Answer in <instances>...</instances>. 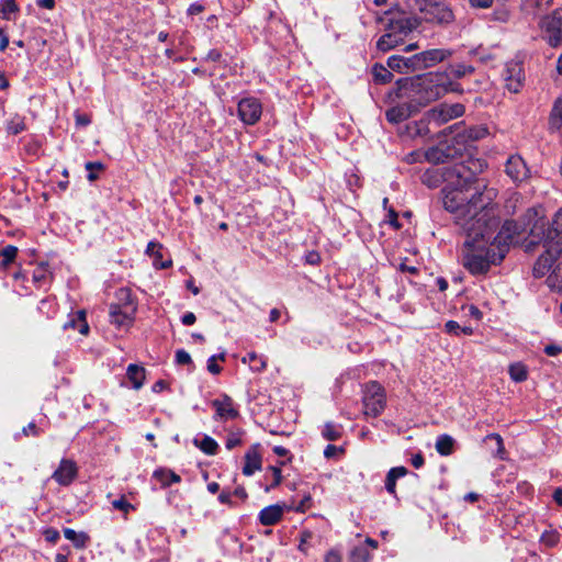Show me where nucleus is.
Here are the masks:
<instances>
[{
  "mask_svg": "<svg viewBox=\"0 0 562 562\" xmlns=\"http://www.w3.org/2000/svg\"><path fill=\"white\" fill-rule=\"evenodd\" d=\"M443 177V207L454 215L458 225L463 229L471 224L481 228V224L487 227L490 220H496L488 209L496 191L481 186L469 166L463 162L456 164L446 170Z\"/></svg>",
  "mask_w": 562,
  "mask_h": 562,
  "instance_id": "f257e3e1",
  "label": "nucleus"
},
{
  "mask_svg": "<svg viewBox=\"0 0 562 562\" xmlns=\"http://www.w3.org/2000/svg\"><path fill=\"white\" fill-rule=\"evenodd\" d=\"M490 225L486 227L484 224H471L467 226V239L462 249V265L471 274H484L492 265H498L503 260V254L497 252L494 245L490 240L496 227L498 226L497 220H490Z\"/></svg>",
  "mask_w": 562,
  "mask_h": 562,
  "instance_id": "f03ea898",
  "label": "nucleus"
},
{
  "mask_svg": "<svg viewBox=\"0 0 562 562\" xmlns=\"http://www.w3.org/2000/svg\"><path fill=\"white\" fill-rule=\"evenodd\" d=\"M450 91H459V85L449 79L447 72H427L396 81L395 98L405 99L415 105L425 106Z\"/></svg>",
  "mask_w": 562,
  "mask_h": 562,
  "instance_id": "7ed1b4c3",
  "label": "nucleus"
},
{
  "mask_svg": "<svg viewBox=\"0 0 562 562\" xmlns=\"http://www.w3.org/2000/svg\"><path fill=\"white\" fill-rule=\"evenodd\" d=\"M526 218L530 226L531 244L551 243L562 233V207L555 212L551 222L546 218L541 206L529 209Z\"/></svg>",
  "mask_w": 562,
  "mask_h": 562,
  "instance_id": "20e7f679",
  "label": "nucleus"
},
{
  "mask_svg": "<svg viewBox=\"0 0 562 562\" xmlns=\"http://www.w3.org/2000/svg\"><path fill=\"white\" fill-rule=\"evenodd\" d=\"M362 404L363 414L367 417L379 416L386 405V395L383 386L375 381L367 383L363 389Z\"/></svg>",
  "mask_w": 562,
  "mask_h": 562,
  "instance_id": "39448f33",
  "label": "nucleus"
},
{
  "mask_svg": "<svg viewBox=\"0 0 562 562\" xmlns=\"http://www.w3.org/2000/svg\"><path fill=\"white\" fill-rule=\"evenodd\" d=\"M418 9L426 22L448 25L454 21V14L451 8L438 0H422Z\"/></svg>",
  "mask_w": 562,
  "mask_h": 562,
  "instance_id": "423d86ee",
  "label": "nucleus"
},
{
  "mask_svg": "<svg viewBox=\"0 0 562 562\" xmlns=\"http://www.w3.org/2000/svg\"><path fill=\"white\" fill-rule=\"evenodd\" d=\"M541 37L551 46L558 47L562 43V10L542 16L538 23Z\"/></svg>",
  "mask_w": 562,
  "mask_h": 562,
  "instance_id": "0eeeda50",
  "label": "nucleus"
},
{
  "mask_svg": "<svg viewBox=\"0 0 562 562\" xmlns=\"http://www.w3.org/2000/svg\"><path fill=\"white\" fill-rule=\"evenodd\" d=\"M463 113L464 106L460 103H440L426 112V120L428 123L440 126L453 119L460 117Z\"/></svg>",
  "mask_w": 562,
  "mask_h": 562,
  "instance_id": "6e6552de",
  "label": "nucleus"
},
{
  "mask_svg": "<svg viewBox=\"0 0 562 562\" xmlns=\"http://www.w3.org/2000/svg\"><path fill=\"white\" fill-rule=\"evenodd\" d=\"M418 25L419 20L417 18L406 13H397L386 18L385 27L404 41Z\"/></svg>",
  "mask_w": 562,
  "mask_h": 562,
  "instance_id": "1a4fd4ad",
  "label": "nucleus"
},
{
  "mask_svg": "<svg viewBox=\"0 0 562 562\" xmlns=\"http://www.w3.org/2000/svg\"><path fill=\"white\" fill-rule=\"evenodd\" d=\"M238 116L247 125L256 124L262 114V104L255 97L243 98L238 102Z\"/></svg>",
  "mask_w": 562,
  "mask_h": 562,
  "instance_id": "9d476101",
  "label": "nucleus"
},
{
  "mask_svg": "<svg viewBox=\"0 0 562 562\" xmlns=\"http://www.w3.org/2000/svg\"><path fill=\"white\" fill-rule=\"evenodd\" d=\"M519 234V227L514 221H506L497 235L490 240L491 245H494V248L497 252L503 254V258L508 250L510 244L514 243L515 237Z\"/></svg>",
  "mask_w": 562,
  "mask_h": 562,
  "instance_id": "9b49d317",
  "label": "nucleus"
},
{
  "mask_svg": "<svg viewBox=\"0 0 562 562\" xmlns=\"http://www.w3.org/2000/svg\"><path fill=\"white\" fill-rule=\"evenodd\" d=\"M453 52L447 48H431L413 55V61L417 63L418 70L432 67L452 56Z\"/></svg>",
  "mask_w": 562,
  "mask_h": 562,
  "instance_id": "f8f14e48",
  "label": "nucleus"
},
{
  "mask_svg": "<svg viewBox=\"0 0 562 562\" xmlns=\"http://www.w3.org/2000/svg\"><path fill=\"white\" fill-rule=\"evenodd\" d=\"M503 77L505 87L509 92H519L525 81V74L521 64L518 61L507 63Z\"/></svg>",
  "mask_w": 562,
  "mask_h": 562,
  "instance_id": "ddd939ff",
  "label": "nucleus"
},
{
  "mask_svg": "<svg viewBox=\"0 0 562 562\" xmlns=\"http://www.w3.org/2000/svg\"><path fill=\"white\" fill-rule=\"evenodd\" d=\"M78 474L77 464L71 459H61L58 468L54 471L52 477L60 485H69Z\"/></svg>",
  "mask_w": 562,
  "mask_h": 562,
  "instance_id": "4468645a",
  "label": "nucleus"
},
{
  "mask_svg": "<svg viewBox=\"0 0 562 562\" xmlns=\"http://www.w3.org/2000/svg\"><path fill=\"white\" fill-rule=\"evenodd\" d=\"M146 256L151 259V263L156 269H165L172 263L170 255L159 243L150 241L146 248Z\"/></svg>",
  "mask_w": 562,
  "mask_h": 562,
  "instance_id": "2eb2a0df",
  "label": "nucleus"
},
{
  "mask_svg": "<svg viewBox=\"0 0 562 562\" xmlns=\"http://www.w3.org/2000/svg\"><path fill=\"white\" fill-rule=\"evenodd\" d=\"M505 171L514 182H521L529 176L526 162L518 155H513L507 159Z\"/></svg>",
  "mask_w": 562,
  "mask_h": 562,
  "instance_id": "dca6fc26",
  "label": "nucleus"
},
{
  "mask_svg": "<svg viewBox=\"0 0 562 562\" xmlns=\"http://www.w3.org/2000/svg\"><path fill=\"white\" fill-rule=\"evenodd\" d=\"M135 304H125L123 307L111 305L110 321L119 328L127 327L132 323V316L135 314Z\"/></svg>",
  "mask_w": 562,
  "mask_h": 562,
  "instance_id": "f3484780",
  "label": "nucleus"
},
{
  "mask_svg": "<svg viewBox=\"0 0 562 562\" xmlns=\"http://www.w3.org/2000/svg\"><path fill=\"white\" fill-rule=\"evenodd\" d=\"M544 245L547 247L546 252L539 256L533 266V276L537 278H541L548 273L553 267L555 260L560 259L558 255H555L553 246L549 243H544Z\"/></svg>",
  "mask_w": 562,
  "mask_h": 562,
  "instance_id": "a211bd4d",
  "label": "nucleus"
},
{
  "mask_svg": "<svg viewBox=\"0 0 562 562\" xmlns=\"http://www.w3.org/2000/svg\"><path fill=\"white\" fill-rule=\"evenodd\" d=\"M215 408L216 417L220 419H234L238 416V411L234 401L227 395H221L212 402Z\"/></svg>",
  "mask_w": 562,
  "mask_h": 562,
  "instance_id": "6ab92c4d",
  "label": "nucleus"
},
{
  "mask_svg": "<svg viewBox=\"0 0 562 562\" xmlns=\"http://www.w3.org/2000/svg\"><path fill=\"white\" fill-rule=\"evenodd\" d=\"M289 509L284 504L270 505L260 510L258 519L263 526H273L282 519L284 513Z\"/></svg>",
  "mask_w": 562,
  "mask_h": 562,
  "instance_id": "aec40b11",
  "label": "nucleus"
},
{
  "mask_svg": "<svg viewBox=\"0 0 562 562\" xmlns=\"http://www.w3.org/2000/svg\"><path fill=\"white\" fill-rule=\"evenodd\" d=\"M387 67L400 74H407L411 71H417V63L413 61V56L403 57L400 55H392L387 58L386 61Z\"/></svg>",
  "mask_w": 562,
  "mask_h": 562,
  "instance_id": "412c9836",
  "label": "nucleus"
},
{
  "mask_svg": "<svg viewBox=\"0 0 562 562\" xmlns=\"http://www.w3.org/2000/svg\"><path fill=\"white\" fill-rule=\"evenodd\" d=\"M63 327L65 330L75 329L78 330L81 335H87L89 333V325L86 319V311L78 310L69 314V318Z\"/></svg>",
  "mask_w": 562,
  "mask_h": 562,
  "instance_id": "4be33fe9",
  "label": "nucleus"
},
{
  "mask_svg": "<svg viewBox=\"0 0 562 562\" xmlns=\"http://www.w3.org/2000/svg\"><path fill=\"white\" fill-rule=\"evenodd\" d=\"M417 108L413 105L411 102L405 104H398L385 112V116L391 123H400L408 119L413 111H416Z\"/></svg>",
  "mask_w": 562,
  "mask_h": 562,
  "instance_id": "5701e85b",
  "label": "nucleus"
},
{
  "mask_svg": "<svg viewBox=\"0 0 562 562\" xmlns=\"http://www.w3.org/2000/svg\"><path fill=\"white\" fill-rule=\"evenodd\" d=\"M404 41L385 27V33L378 40L376 47L381 52L393 49Z\"/></svg>",
  "mask_w": 562,
  "mask_h": 562,
  "instance_id": "b1692460",
  "label": "nucleus"
},
{
  "mask_svg": "<svg viewBox=\"0 0 562 562\" xmlns=\"http://www.w3.org/2000/svg\"><path fill=\"white\" fill-rule=\"evenodd\" d=\"M193 443L205 454H215L217 453L218 445L217 442L207 435H198L193 439Z\"/></svg>",
  "mask_w": 562,
  "mask_h": 562,
  "instance_id": "393cba45",
  "label": "nucleus"
},
{
  "mask_svg": "<svg viewBox=\"0 0 562 562\" xmlns=\"http://www.w3.org/2000/svg\"><path fill=\"white\" fill-rule=\"evenodd\" d=\"M122 385L135 390L140 387V368L138 364L132 363L128 366L126 375L122 381Z\"/></svg>",
  "mask_w": 562,
  "mask_h": 562,
  "instance_id": "a878e982",
  "label": "nucleus"
},
{
  "mask_svg": "<svg viewBox=\"0 0 562 562\" xmlns=\"http://www.w3.org/2000/svg\"><path fill=\"white\" fill-rule=\"evenodd\" d=\"M483 443L486 448V452L492 456H498L504 453V443L503 439L498 434H490L487 435Z\"/></svg>",
  "mask_w": 562,
  "mask_h": 562,
  "instance_id": "bb28decb",
  "label": "nucleus"
},
{
  "mask_svg": "<svg viewBox=\"0 0 562 562\" xmlns=\"http://www.w3.org/2000/svg\"><path fill=\"white\" fill-rule=\"evenodd\" d=\"M243 363H247L254 372H262L267 367V358L251 351L241 358Z\"/></svg>",
  "mask_w": 562,
  "mask_h": 562,
  "instance_id": "cd10ccee",
  "label": "nucleus"
},
{
  "mask_svg": "<svg viewBox=\"0 0 562 562\" xmlns=\"http://www.w3.org/2000/svg\"><path fill=\"white\" fill-rule=\"evenodd\" d=\"M153 479L157 483H160V485L162 487L169 486L171 483L180 482V476L177 473H175L173 471L168 470V469L156 470L153 474Z\"/></svg>",
  "mask_w": 562,
  "mask_h": 562,
  "instance_id": "c85d7f7f",
  "label": "nucleus"
},
{
  "mask_svg": "<svg viewBox=\"0 0 562 562\" xmlns=\"http://www.w3.org/2000/svg\"><path fill=\"white\" fill-rule=\"evenodd\" d=\"M407 469L404 467L392 468L385 480V488L390 494H395L396 480L407 474Z\"/></svg>",
  "mask_w": 562,
  "mask_h": 562,
  "instance_id": "c756f323",
  "label": "nucleus"
},
{
  "mask_svg": "<svg viewBox=\"0 0 562 562\" xmlns=\"http://www.w3.org/2000/svg\"><path fill=\"white\" fill-rule=\"evenodd\" d=\"M456 440L449 435H440L436 440V450L441 456H449L454 452Z\"/></svg>",
  "mask_w": 562,
  "mask_h": 562,
  "instance_id": "7c9ffc66",
  "label": "nucleus"
},
{
  "mask_svg": "<svg viewBox=\"0 0 562 562\" xmlns=\"http://www.w3.org/2000/svg\"><path fill=\"white\" fill-rule=\"evenodd\" d=\"M372 76L375 83L385 85L392 81L393 74L389 67L375 64L372 67Z\"/></svg>",
  "mask_w": 562,
  "mask_h": 562,
  "instance_id": "2f4dec72",
  "label": "nucleus"
},
{
  "mask_svg": "<svg viewBox=\"0 0 562 562\" xmlns=\"http://www.w3.org/2000/svg\"><path fill=\"white\" fill-rule=\"evenodd\" d=\"M473 71H474V68L470 65L453 64V65H449V67L447 68V70L445 72H447L449 76V79L452 80L451 78L460 79V78H463V77L472 74Z\"/></svg>",
  "mask_w": 562,
  "mask_h": 562,
  "instance_id": "473e14b6",
  "label": "nucleus"
},
{
  "mask_svg": "<svg viewBox=\"0 0 562 562\" xmlns=\"http://www.w3.org/2000/svg\"><path fill=\"white\" fill-rule=\"evenodd\" d=\"M508 373L510 379L517 383L524 382L528 378V370L521 362H516L509 366Z\"/></svg>",
  "mask_w": 562,
  "mask_h": 562,
  "instance_id": "72a5a7b5",
  "label": "nucleus"
},
{
  "mask_svg": "<svg viewBox=\"0 0 562 562\" xmlns=\"http://www.w3.org/2000/svg\"><path fill=\"white\" fill-rule=\"evenodd\" d=\"M64 536L67 540L71 541L77 548H83L88 539L86 533H78L70 528L64 529Z\"/></svg>",
  "mask_w": 562,
  "mask_h": 562,
  "instance_id": "f704fd0d",
  "label": "nucleus"
},
{
  "mask_svg": "<svg viewBox=\"0 0 562 562\" xmlns=\"http://www.w3.org/2000/svg\"><path fill=\"white\" fill-rule=\"evenodd\" d=\"M19 7L14 0H1L0 1V15L4 20H10L11 15L18 12Z\"/></svg>",
  "mask_w": 562,
  "mask_h": 562,
  "instance_id": "c9c22d12",
  "label": "nucleus"
},
{
  "mask_svg": "<svg viewBox=\"0 0 562 562\" xmlns=\"http://www.w3.org/2000/svg\"><path fill=\"white\" fill-rule=\"evenodd\" d=\"M370 560V552L363 547H357L351 551L349 562H369Z\"/></svg>",
  "mask_w": 562,
  "mask_h": 562,
  "instance_id": "e433bc0d",
  "label": "nucleus"
},
{
  "mask_svg": "<svg viewBox=\"0 0 562 562\" xmlns=\"http://www.w3.org/2000/svg\"><path fill=\"white\" fill-rule=\"evenodd\" d=\"M18 255V248L13 245H8L5 246L1 252H0V256L2 258V265L3 266H9L10 263H12Z\"/></svg>",
  "mask_w": 562,
  "mask_h": 562,
  "instance_id": "4c0bfd02",
  "label": "nucleus"
},
{
  "mask_svg": "<svg viewBox=\"0 0 562 562\" xmlns=\"http://www.w3.org/2000/svg\"><path fill=\"white\" fill-rule=\"evenodd\" d=\"M243 432L240 430L231 431L225 440L227 450H232L241 443Z\"/></svg>",
  "mask_w": 562,
  "mask_h": 562,
  "instance_id": "58836bf2",
  "label": "nucleus"
},
{
  "mask_svg": "<svg viewBox=\"0 0 562 562\" xmlns=\"http://www.w3.org/2000/svg\"><path fill=\"white\" fill-rule=\"evenodd\" d=\"M428 122L426 117L424 120H420L419 122L414 123L413 126H409L411 134L414 136H425L429 133Z\"/></svg>",
  "mask_w": 562,
  "mask_h": 562,
  "instance_id": "ea45409f",
  "label": "nucleus"
},
{
  "mask_svg": "<svg viewBox=\"0 0 562 562\" xmlns=\"http://www.w3.org/2000/svg\"><path fill=\"white\" fill-rule=\"evenodd\" d=\"M217 360L224 361L225 355H213L207 359V371L214 375L222 371V368L216 362Z\"/></svg>",
  "mask_w": 562,
  "mask_h": 562,
  "instance_id": "a19ab883",
  "label": "nucleus"
},
{
  "mask_svg": "<svg viewBox=\"0 0 562 562\" xmlns=\"http://www.w3.org/2000/svg\"><path fill=\"white\" fill-rule=\"evenodd\" d=\"M323 437L327 440H336L340 437V428L333 425V424H326L323 431Z\"/></svg>",
  "mask_w": 562,
  "mask_h": 562,
  "instance_id": "79ce46f5",
  "label": "nucleus"
},
{
  "mask_svg": "<svg viewBox=\"0 0 562 562\" xmlns=\"http://www.w3.org/2000/svg\"><path fill=\"white\" fill-rule=\"evenodd\" d=\"M551 124L558 126L562 122V101L558 100L550 116Z\"/></svg>",
  "mask_w": 562,
  "mask_h": 562,
  "instance_id": "37998d69",
  "label": "nucleus"
},
{
  "mask_svg": "<svg viewBox=\"0 0 562 562\" xmlns=\"http://www.w3.org/2000/svg\"><path fill=\"white\" fill-rule=\"evenodd\" d=\"M116 297L120 304H115V306L123 307L125 304H134L131 297V291L126 288L120 289L116 293ZM112 306H114V304Z\"/></svg>",
  "mask_w": 562,
  "mask_h": 562,
  "instance_id": "c03bdc74",
  "label": "nucleus"
},
{
  "mask_svg": "<svg viewBox=\"0 0 562 562\" xmlns=\"http://www.w3.org/2000/svg\"><path fill=\"white\" fill-rule=\"evenodd\" d=\"M112 506L124 514H127L130 510H136V507L128 503L124 497L113 501Z\"/></svg>",
  "mask_w": 562,
  "mask_h": 562,
  "instance_id": "a18cd8bd",
  "label": "nucleus"
},
{
  "mask_svg": "<svg viewBox=\"0 0 562 562\" xmlns=\"http://www.w3.org/2000/svg\"><path fill=\"white\" fill-rule=\"evenodd\" d=\"M267 477H271V480H272L271 486L272 487L279 485L282 481L281 469L279 467H272V465L269 467L267 469Z\"/></svg>",
  "mask_w": 562,
  "mask_h": 562,
  "instance_id": "49530a36",
  "label": "nucleus"
},
{
  "mask_svg": "<svg viewBox=\"0 0 562 562\" xmlns=\"http://www.w3.org/2000/svg\"><path fill=\"white\" fill-rule=\"evenodd\" d=\"M86 169L88 170V180L94 181L98 178V173L95 171L102 170L103 165L101 162L89 161L86 164Z\"/></svg>",
  "mask_w": 562,
  "mask_h": 562,
  "instance_id": "de8ad7c7",
  "label": "nucleus"
},
{
  "mask_svg": "<svg viewBox=\"0 0 562 562\" xmlns=\"http://www.w3.org/2000/svg\"><path fill=\"white\" fill-rule=\"evenodd\" d=\"M313 538V532L310 530H303L300 533L299 550L303 553H307V543Z\"/></svg>",
  "mask_w": 562,
  "mask_h": 562,
  "instance_id": "09e8293b",
  "label": "nucleus"
},
{
  "mask_svg": "<svg viewBox=\"0 0 562 562\" xmlns=\"http://www.w3.org/2000/svg\"><path fill=\"white\" fill-rule=\"evenodd\" d=\"M8 130L10 133L16 135L25 130V124L21 119L12 120L9 123Z\"/></svg>",
  "mask_w": 562,
  "mask_h": 562,
  "instance_id": "8fccbe9b",
  "label": "nucleus"
},
{
  "mask_svg": "<svg viewBox=\"0 0 562 562\" xmlns=\"http://www.w3.org/2000/svg\"><path fill=\"white\" fill-rule=\"evenodd\" d=\"M345 449L342 446L327 445L324 449V457H335L337 454H344Z\"/></svg>",
  "mask_w": 562,
  "mask_h": 562,
  "instance_id": "3c124183",
  "label": "nucleus"
},
{
  "mask_svg": "<svg viewBox=\"0 0 562 562\" xmlns=\"http://www.w3.org/2000/svg\"><path fill=\"white\" fill-rule=\"evenodd\" d=\"M47 278V269L45 266L37 267L33 272V280L36 283L44 282Z\"/></svg>",
  "mask_w": 562,
  "mask_h": 562,
  "instance_id": "603ef678",
  "label": "nucleus"
},
{
  "mask_svg": "<svg viewBox=\"0 0 562 562\" xmlns=\"http://www.w3.org/2000/svg\"><path fill=\"white\" fill-rule=\"evenodd\" d=\"M176 362L178 364H190L192 362L191 356L186 350H178L176 352Z\"/></svg>",
  "mask_w": 562,
  "mask_h": 562,
  "instance_id": "864d4df0",
  "label": "nucleus"
},
{
  "mask_svg": "<svg viewBox=\"0 0 562 562\" xmlns=\"http://www.w3.org/2000/svg\"><path fill=\"white\" fill-rule=\"evenodd\" d=\"M260 468V459H248V463L244 468V473L250 475L256 469Z\"/></svg>",
  "mask_w": 562,
  "mask_h": 562,
  "instance_id": "5fc2aeb1",
  "label": "nucleus"
},
{
  "mask_svg": "<svg viewBox=\"0 0 562 562\" xmlns=\"http://www.w3.org/2000/svg\"><path fill=\"white\" fill-rule=\"evenodd\" d=\"M562 352V346L558 344H549L544 347V353L549 357H555Z\"/></svg>",
  "mask_w": 562,
  "mask_h": 562,
  "instance_id": "6e6d98bb",
  "label": "nucleus"
},
{
  "mask_svg": "<svg viewBox=\"0 0 562 562\" xmlns=\"http://www.w3.org/2000/svg\"><path fill=\"white\" fill-rule=\"evenodd\" d=\"M445 327H446L447 333H449L451 335L460 336L461 326L457 322L449 321L446 323Z\"/></svg>",
  "mask_w": 562,
  "mask_h": 562,
  "instance_id": "4d7b16f0",
  "label": "nucleus"
},
{
  "mask_svg": "<svg viewBox=\"0 0 562 562\" xmlns=\"http://www.w3.org/2000/svg\"><path fill=\"white\" fill-rule=\"evenodd\" d=\"M44 537L48 542L55 543L59 539V532L54 528H48L44 531Z\"/></svg>",
  "mask_w": 562,
  "mask_h": 562,
  "instance_id": "13d9d810",
  "label": "nucleus"
},
{
  "mask_svg": "<svg viewBox=\"0 0 562 562\" xmlns=\"http://www.w3.org/2000/svg\"><path fill=\"white\" fill-rule=\"evenodd\" d=\"M325 562H342V558L338 551L330 550L325 555Z\"/></svg>",
  "mask_w": 562,
  "mask_h": 562,
  "instance_id": "bf43d9fd",
  "label": "nucleus"
},
{
  "mask_svg": "<svg viewBox=\"0 0 562 562\" xmlns=\"http://www.w3.org/2000/svg\"><path fill=\"white\" fill-rule=\"evenodd\" d=\"M195 321H196V317H195L194 313H192V312H187L181 317V322L186 326L193 325L195 323Z\"/></svg>",
  "mask_w": 562,
  "mask_h": 562,
  "instance_id": "052dcab7",
  "label": "nucleus"
},
{
  "mask_svg": "<svg viewBox=\"0 0 562 562\" xmlns=\"http://www.w3.org/2000/svg\"><path fill=\"white\" fill-rule=\"evenodd\" d=\"M311 502H312L311 496H305L301 501V503L295 507V510L301 512V513L305 512L307 508H310Z\"/></svg>",
  "mask_w": 562,
  "mask_h": 562,
  "instance_id": "680f3d73",
  "label": "nucleus"
},
{
  "mask_svg": "<svg viewBox=\"0 0 562 562\" xmlns=\"http://www.w3.org/2000/svg\"><path fill=\"white\" fill-rule=\"evenodd\" d=\"M472 7L476 8H490L493 3V0H469Z\"/></svg>",
  "mask_w": 562,
  "mask_h": 562,
  "instance_id": "e2e57ef3",
  "label": "nucleus"
},
{
  "mask_svg": "<svg viewBox=\"0 0 562 562\" xmlns=\"http://www.w3.org/2000/svg\"><path fill=\"white\" fill-rule=\"evenodd\" d=\"M465 308L468 311V315H470L471 317H473V318H475L477 321L482 318V312L476 306L469 305Z\"/></svg>",
  "mask_w": 562,
  "mask_h": 562,
  "instance_id": "0e129e2a",
  "label": "nucleus"
},
{
  "mask_svg": "<svg viewBox=\"0 0 562 562\" xmlns=\"http://www.w3.org/2000/svg\"><path fill=\"white\" fill-rule=\"evenodd\" d=\"M22 431L25 436H37L38 435L37 427L34 423H30L26 427L23 428Z\"/></svg>",
  "mask_w": 562,
  "mask_h": 562,
  "instance_id": "69168bd1",
  "label": "nucleus"
},
{
  "mask_svg": "<svg viewBox=\"0 0 562 562\" xmlns=\"http://www.w3.org/2000/svg\"><path fill=\"white\" fill-rule=\"evenodd\" d=\"M306 261L311 265H317L321 262V256L318 252L312 251L306 256Z\"/></svg>",
  "mask_w": 562,
  "mask_h": 562,
  "instance_id": "338daca9",
  "label": "nucleus"
},
{
  "mask_svg": "<svg viewBox=\"0 0 562 562\" xmlns=\"http://www.w3.org/2000/svg\"><path fill=\"white\" fill-rule=\"evenodd\" d=\"M549 244L553 246L555 255H558L559 258H562V239L553 240Z\"/></svg>",
  "mask_w": 562,
  "mask_h": 562,
  "instance_id": "774afa93",
  "label": "nucleus"
}]
</instances>
